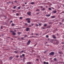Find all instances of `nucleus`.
<instances>
[{"mask_svg":"<svg viewBox=\"0 0 64 64\" xmlns=\"http://www.w3.org/2000/svg\"><path fill=\"white\" fill-rule=\"evenodd\" d=\"M47 28H50V26H49L47 27Z\"/></svg>","mask_w":64,"mask_h":64,"instance_id":"nucleus-30","label":"nucleus"},{"mask_svg":"<svg viewBox=\"0 0 64 64\" xmlns=\"http://www.w3.org/2000/svg\"><path fill=\"white\" fill-rule=\"evenodd\" d=\"M29 28H26V31H29Z\"/></svg>","mask_w":64,"mask_h":64,"instance_id":"nucleus-8","label":"nucleus"},{"mask_svg":"<svg viewBox=\"0 0 64 64\" xmlns=\"http://www.w3.org/2000/svg\"><path fill=\"white\" fill-rule=\"evenodd\" d=\"M47 26V24H45L44 25V26Z\"/></svg>","mask_w":64,"mask_h":64,"instance_id":"nucleus-28","label":"nucleus"},{"mask_svg":"<svg viewBox=\"0 0 64 64\" xmlns=\"http://www.w3.org/2000/svg\"><path fill=\"white\" fill-rule=\"evenodd\" d=\"M48 35H46V38H48Z\"/></svg>","mask_w":64,"mask_h":64,"instance_id":"nucleus-25","label":"nucleus"},{"mask_svg":"<svg viewBox=\"0 0 64 64\" xmlns=\"http://www.w3.org/2000/svg\"><path fill=\"white\" fill-rule=\"evenodd\" d=\"M44 64H46V62H44Z\"/></svg>","mask_w":64,"mask_h":64,"instance_id":"nucleus-35","label":"nucleus"},{"mask_svg":"<svg viewBox=\"0 0 64 64\" xmlns=\"http://www.w3.org/2000/svg\"><path fill=\"white\" fill-rule=\"evenodd\" d=\"M14 53H17V52L16 51H15L14 52Z\"/></svg>","mask_w":64,"mask_h":64,"instance_id":"nucleus-39","label":"nucleus"},{"mask_svg":"<svg viewBox=\"0 0 64 64\" xmlns=\"http://www.w3.org/2000/svg\"><path fill=\"white\" fill-rule=\"evenodd\" d=\"M14 9H15L16 8V6H14V7H13Z\"/></svg>","mask_w":64,"mask_h":64,"instance_id":"nucleus-21","label":"nucleus"},{"mask_svg":"<svg viewBox=\"0 0 64 64\" xmlns=\"http://www.w3.org/2000/svg\"><path fill=\"white\" fill-rule=\"evenodd\" d=\"M12 59H13V57H12L11 56L10 57L9 60H11Z\"/></svg>","mask_w":64,"mask_h":64,"instance_id":"nucleus-5","label":"nucleus"},{"mask_svg":"<svg viewBox=\"0 0 64 64\" xmlns=\"http://www.w3.org/2000/svg\"><path fill=\"white\" fill-rule=\"evenodd\" d=\"M27 14H28V15H31V12H27Z\"/></svg>","mask_w":64,"mask_h":64,"instance_id":"nucleus-4","label":"nucleus"},{"mask_svg":"<svg viewBox=\"0 0 64 64\" xmlns=\"http://www.w3.org/2000/svg\"><path fill=\"white\" fill-rule=\"evenodd\" d=\"M10 32H12L13 33V32H14V31H13V30H12L10 31Z\"/></svg>","mask_w":64,"mask_h":64,"instance_id":"nucleus-31","label":"nucleus"},{"mask_svg":"<svg viewBox=\"0 0 64 64\" xmlns=\"http://www.w3.org/2000/svg\"><path fill=\"white\" fill-rule=\"evenodd\" d=\"M31 25H32V26H33V25H34V24H32Z\"/></svg>","mask_w":64,"mask_h":64,"instance_id":"nucleus-47","label":"nucleus"},{"mask_svg":"<svg viewBox=\"0 0 64 64\" xmlns=\"http://www.w3.org/2000/svg\"><path fill=\"white\" fill-rule=\"evenodd\" d=\"M25 25L27 26V24L26 23V24H25Z\"/></svg>","mask_w":64,"mask_h":64,"instance_id":"nucleus-40","label":"nucleus"},{"mask_svg":"<svg viewBox=\"0 0 64 64\" xmlns=\"http://www.w3.org/2000/svg\"><path fill=\"white\" fill-rule=\"evenodd\" d=\"M42 29H45V28L44 27H42Z\"/></svg>","mask_w":64,"mask_h":64,"instance_id":"nucleus-29","label":"nucleus"},{"mask_svg":"<svg viewBox=\"0 0 64 64\" xmlns=\"http://www.w3.org/2000/svg\"><path fill=\"white\" fill-rule=\"evenodd\" d=\"M12 34H13V35H16V33H15V32H14L12 33Z\"/></svg>","mask_w":64,"mask_h":64,"instance_id":"nucleus-12","label":"nucleus"},{"mask_svg":"<svg viewBox=\"0 0 64 64\" xmlns=\"http://www.w3.org/2000/svg\"><path fill=\"white\" fill-rule=\"evenodd\" d=\"M16 16H19V14L18 13L16 14Z\"/></svg>","mask_w":64,"mask_h":64,"instance_id":"nucleus-22","label":"nucleus"},{"mask_svg":"<svg viewBox=\"0 0 64 64\" xmlns=\"http://www.w3.org/2000/svg\"><path fill=\"white\" fill-rule=\"evenodd\" d=\"M22 39H23V38H22Z\"/></svg>","mask_w":64,"mask_h":64,"instance_id":"nucleus-57","label":"nucleus"},{"mask_svg":"<svg viewBox=\"0 0 64 64\" xmlns=\"http://www.w3.org/2000/svg\"><path fill=\"white\" fill-rule=\"evenodd\" d=\"M46 64H49V63L48 62H47L46 63Z\"/></svg>","mask_w":64,"mask_h":64,"instance_id":"nucleus-52","label":"nucleus"},{"mask_svg":"<svg viewBox=\"0 0 64 64\" xmlns=\"http://www.w3.org/2000/svg\"><path fill=\"white\" fill-rule=\"evenodd\" d=\"M62 13H64V12H62Z\"/></svg>","mask_w":64,"mask_h":64,"instance_id":"nucleus-54","label":"nucleus"},{"mask_svg":"<svg viewBox=\"0 0 64 64\" xmlns=\"http://www.w3.org/2000/svg\"><path fill=\"white\" fill-rule=\"evenodd\" d=\"M20 8H20V6H19L18 7V9H20Z\"/></svg>","mask_w":64,"mask_h":64,"instance_id":"nucleus-18","label":"nucleus"},{"mask_svg":"<svg viewBox=\"0 0 64 64\" xmlns=\"http://www.w3.org/2000/svg\"><path fill=\"white\" fill-rule=\"evenodd\" d=\"M36 11H40V10L38 9L36 10Z\"/></svg>","mask_w":64,"mask_h":64,"instance_id":"nucleus-19","label":"nucleus"},{"mask_svg":"<svg viewBox=\"0 0 64 64\" xmlns=\"http://www.w3.org/2000/svg\"><path fill=\"white\" fill-rule=\"evenodd\" d=\"M22 19V17H20V19Z\"/></svg>","mask_w":64,"mask_h":64,"instance_id":"nucleus-23","label":"nucleus"},{"mask_svg":"<svg viewBox=\"0 0 64 64\" xmlns=\"http://www.w3.org/2000/svg\"><path fill=\"white\" fill-rule=\"evenodd\" d=\"M27 35H25L24 36V37H27Z\"/></svg>","mask_w":64,"mask_h":64,"instance_id":"nucleus-26","label":"nucleus"},{"mask_svg":"<svg viewBox=\"0 0 64 64\" xmlns=\"http://www.w3.org/2000/svg\"><path fill=\"white\" fill-rule=\"evenodd\" d=\"M14 29H16V28H15Z\"/></svg>","mask_w":64,"mask_h":64,"instance_id":"nucleus-62","label":"nucleus"},{"mask_svg":"<svg viewBox=\"0 0 64 64\" xmlns=\"http://www.w3.org/2000/svg\"><path fill=\"white\" fill-rule=\"evenodd\" d=\"M14 32H16V31H17L16 30H14Z\"/></svg>","mask_w":64,"mask_h":64,"instance_id":"nucleus-48","label":"nucleus"},{"mask_svg":"<svg viewBox=\"0 0 64 64\" xmlns=\"http://www.w3.org/2000/svg\"><path fill=\"white\" fill-rule=\"evenodd\" d=\"M39 26H41V25L40 24H39Z\"/></svg>","mask_w":64,"mask_h":64,"instance_id":"nucleus-51","label":"nucleus"},{"mask_svg":"<svg viewBox=\"0 0 64 64\" xmlns=\"http://www.w3.org/2000/svg\"><path fill=\"white\" fill-rule=\"evenodd\" d=\"M46 17H50V14H46Z\"/></svg>","mask_w":64,"mask_h":64,"instance_id":"nucleus-9","label":"nucleus"},{"mask_svg":"<svg viewBox=\"0 0 64 64\" xmlns=\"http://www.w3.org/2000/svg\"><path fill=\"white\" fill-rule=\"evenodd\" d=\"M16 57L17 58H18L19 57V56H18L17 55L16 56Z\"/></svg>","mask_w":64,"mask_h":64,"instance_id":"nucleus-33","label":"nucleus"},{"mask_svg":"<svg viewBox=\"0 0 64 64\" xmlns=\"http://www.w3.org/2000/svg\"><path fill=\"white\" fill-rule=\"evenodd\" d=\"M30 43H31V41L30 40H29L28 41V42L27 43V45H30Z\"/></svg>","mask_w":64,"mask_h":64,"instance_id":"nucleus-3","label":"nucleus"},{"mask_svg":"<svg viewBox=\"0 0 64 64\" xmlns=\"http://www.w3.org/2000/svg\"><path fill=\"white\" fill-rule=\"evenodd\" d=\"M22 52L23 53L24 52V50H22L20 52V53H22Z\"/></svg>","mask_w":64,"mask_h":64,"instance_id":"nucleus-27","label":"nucleus"},{"mask_svg":"<svg viewBox=\"0 0 64 64\" xmlns=\"http://www.w3.org/2000/svg\"><path fill=\"white\" fill-rule=\"evenodd\" d=\"M4 16L5 17H6V16Z\"/></svg>","mask_w":64,"mask_h":64,"instance_id":"nucleus-64","label":"nucleus"},{"mask_svg":"<svg viewBox=\"0 0 64 64\" xmlns=\"http://www.w3.org/2000/svg\"><path fill=\"white\" fill-rule=\"evenodd\" d=\"M41 8H43V7L42 6H41Z\"/></svg>","mask_w":64,"mask_h":64,"instance_id":"nucleus-59","label":"nucleus"},{"mask_svg":"<svg viewBox=\"0 0 64 64\" xmlns=\"http://www.w3.org/2000/svg\"><path fill=\"white\" fill-rule=\"evenodd\" d=\"M14 3H17V2H16V1H14Z\"/></svg>","mask_w":64,"mask_h":64,"instance_id":"nucleus-42","label":"nucleus"},{"mask_svg":"<svg viewBox=\"0 0 64 64\" xmlns=\"http://www.w3.org/2000/svg\"><path fill=\"white\" fill-rule=\"evenodd\" d=\"M56 10H54L52 12V13L54 14L56 13Z\"/></svg>","mask_w":64,"mask_h":64,"instance_id":"nucleus-7","label":"nucleus"},{"mask_svg":"<svg viewBox=\"0 0 64 64\" xmlns=\"http://www.w3.org/2000/svg\"><path fill=\"white\" fill-rule=\"evenodd\" d=\"M62 44H64V42H62Z\"/></svg>","mask_w":64,"mask_h":64,"instance_id":"nucleus-53","label":"nucleus"},{"mask_svg":"<svg viewBox=\"0 0 64 64\" xmlns=\"http://www.w3.org/2000/svg\"><path fill=\"white\" fill-rule=\"evenodd\" d=\"M45 10V8H44L42 9V11H44Z\"/></svg>","mask_w":64,"mask_h":64,"instance_id":"nucleus-16","label":"nucleus"},{"mask_svg":"<svg viewBox=\"0 0 64 64\" xmlns=\"http://www.w3.org/2000/svg\"><path fill=\"white\" fill-rule=\"evenodd\" d=\"M59 53H60V54H61V52H59Z\"/></svg>","mask_w":64,"mask_h":64,"instance_id":"nucleus-61","label":"nucleus"},{"mask_svg":"<svg viewBox=\"0 0 64 64\" xmlns=\"http://www.w3.org/2000/svg\"><path fill=\"white\" fill-rule=\"evenodd\" d=\"M39 12H38L37 13V14H38H38H39Z\"/></svg>","mask_w":64,"mask_h":64,"instance_id":"nucleus-50","label":"nucleus"},{"mask_svg":"<svg viewBox=\"0 0 64 64\" xmlns=\"http://www.w3.org/2000/svg\"><path fill=\"white\" fill-rule=\"evenodd\" d=\"M31 4L32 5V4H34V2H32L31 3Z\"/></svg>","mask_w":64,"mask_h":64,"instance_id":"nucleus-15","label":"nucleus"},{"mask_svg":"<svg viewBox=\"0 0 64 64\" xmlns=\"http://www.w3.org/2000/svg\"><path fill=\"white\" fill-rule=\"evenodd\" d=\"M54 61H56L57 60V59H56V58H54Z\"/></svg>","mask_w":64,"mask_h":64,"instance_id":"nucleus-13","label":"nucleus"},{"mask_svg":"<svg viewBox=\"0 0 64 64\" xmlns=\"http://www.w3.org/2000/svg\"><path fill=\"white\" fill-rule=\"evenodd\" d=\"M59 42H58V43H57V44H58Z\"/></svg>","mask_w":64,"mask_h":64,"instance_id":"nucleus-63","label":"nucleus"},{"mask_svg":"<svg viewBox=\"0 0 64 64\" xmlns=\"http://www.w3.org/2000/svg\"><path fill=\"white\" fill-rule=\"evenodd\" d=\"M22 56L23 57H24V56H25V54H22Z\"/></svg>","mask_w":64,"mask_h":64,"instance_id":"nucleus-24","label":"nucleus"},{"mask_svg":"<svg viewBox=\"0 0 64 64\" xmlns=\"http://www.w3.org/2000/svg\"><path fill=\"white\" fill-rule=\"evenodd\" d=\"M29 8V7H28L27 8V9H28V8Z\"/></svg>","mask_w":64,"mask_h":64,"instance_id":"nucleus-60","label":"nucleus"},{"mask_svg":"<svg viewBox=\"0 0 64 64\" xmlns=\"http://www.w3.org/2000/svg\"><path fill=\"white\" fill-rule=\"evenodd\" d=\"M52 36L53 37V38H54V39H56V37L55 36V35H52Z\"/></svg>","mask_w":64,"mask_h":64,"instance_id":"nucleus-6","label":"nucleus"},{"mask_svg":"<svg viewBox=\"0 0 64 64\" xmlns=\"http://www.w3.org/2000/svg\"><path fill=\"white\" fill-rule=\"evenodd\" d=\"M30 18H27L26 19V20L28 21V23H30L31 22L30 21Z\"/></svg>","mask_w":64,"mask_h":64,"instance_id":"nucleus-2","label":"nucleus"},{"mask_svg":"<svg viewBox=\"0 0 64 64\" xmlns=\"http://www.w3.org/2000/svg\"><path fill=\"white\" fill-rule=\"evenodd\" d=\"M30 7L31 8H33V6H31Z\"/></svg>","mask_w":64,"mask_h":64,"instance_id":"nucleus-34","label":"nucleus"},{"mask_svg":"<svg viewBox=\"0 0 64 64\" xmlns=\"http://www.w3.org/2000/svg\"><path fill=\"white\" fill-rule=\"evenodd\" d=\"M20 58H22V55H20Z\"/></svg>","mask_w":64,"mask_h":64,"instance_id":"nucleus-43","label":"nucleus"},{"mask_svg":"<svg viewBox=\"0 0 64 64\" xmlns=\"http://www.w3.org/2000/svg\"><path fill=\"white\" fill-rule=\"evenodd\" d=\"M13 22V21H11L10 22V23H12V22Z\"/></svg>","mask_w":64,"mask_h":64,"instance_id":"nucleus-49","label":"nucleus"},{"mask_svg":"<svg viewBox=\"0 0 64 64\" xmlns=\"http://www.w3.org/2000/svg\"><path fill=\"white\" fill-rule=\"evenodd\" d=\"M32 62H29L27 63V64H31Z\"/></svg>","mask_w":64,"mask_h":64,"instance_id":"nucleus-11","label":"nucleus"},{"mask_svg":"<svg viewBox=\"0 0 64 64\" xmlns=\"http://www.w3.org/2000/svg\"><path fill=\"white\" fill-rule=\"evenodd\" d=\"M58 34H57V36H58Z\"/></svg>","mask_w":64,"mask_h":64,"instance_id":"nucleus-55","label":"nucleus"},{"mask_svg":"<svg viewBox=\"0 0 64 64\" xmlns=\"http://www.w3.org/2000/svg\"><path fill=\"white\" fill-rule=\"evenodd\" d=\"M39 60L38 59H36V61H38Z\"/></svg>","mask_w":64,"mask_h":64,"instance_id":"nucleus-45","label":"nucleus"},{"mask_svg":"<svg viewBox=\"0 0 64 64\" xmlns=\"http://www.w3.org/2000/svg\"><path fill=\"white\" fill-rule=\"evenodd\" d=\"M35 34H36V35H38V34L37 33Z\"/></svg>","mask_w":64,"mask_h":64,"instance_id":"nucleus-44","label":"nucleus"},{"mask_svg":"<svg viewBox=\"0 0 64 64\" xmlns=\"http://www.w3.org/2000/svg\"><path fill=\"white\" fill-rule=\"evenodd\" d=\"M2 40V39L0 38V41H1Z\"/></svg>","mask_w":64,"mask_h":64,"instance_id":"nucleus-58","label":"nucleus"},{"mask_svg":"<svg viewBox=\"0 0 64 64\" xmlns=\"http://www.w3.org/2000/svg\"><path fill=\"white\" fill-rule=\"evenodd\" d=\"M15 10H12L13 12H15Z\"/></svg>","mask_w":64,"mask_h":64,"instance_id":"nucleus-36","label":"nucleus"},{"mask_svg":"<svg viewBox=\"0 0 64 64\" xmlns=\"http://www.w3.org/2000/svg\"><path fill=\"white\" fill-rule=\"evenodd\" d=\"M21 34V32H18V35H20Z\"/></svg>","mask_w":64,"mask_h":64,"instance_id":"nucleus-14","label":"nucleus"},{"mask_svg":"<svg viewBox=\"0 0 64 64\" xmlns=\"http://www.w3.org/2000/svg\"><path fill=\"white\" fill-rule=\"evenodd\" d=\"M24 6H25V5L23 4V5H22V7H24Z\"/></svg>","mask_w":64,"mask_h":64,"instance_id":"nucleus-41","label":"nucleus"},{"mask_svg":"<svg viewBox=\"0 0 64 64\" xmlns=\"http://www.w3.org/2000/svg\"><path fill=\"white\" fill-rule=\"evenodd\" d=\"M59 24H60V25H61V24H62V23L61 22H60Z\"/></svg>","mask_w":64,"mask_h":64,"instance_id":"nucleus-37","label":"nucleus"},{"mask_svg":"<svg viewBox=\"0 0 64 64\" xmlns=\"http://www.w3.org/2000/svg\"><path fill=\"white\" fill-rule=\"evenodd\" d=\"M31 34L32 35H33V33H32Z\"/></svg>","mask_w":64,"mask_h":64,"instance_id":"nucleus-46","label":"nucleus"},{"mask_svg":"<svg viewBox=\"0 0 64 64\" xmlns=\"http://www.w3.org/2000/svg\"><path fill=\"white\" fill-rule=\"evenodd\" d=\"M48 9H49V10H52L51 8H48Z\"/></svg>","mask_w":64,"mask_h":64,"instance_id":"nucleus-20","label":"nucleus"},{"mask_svg":"<svg viewBox=\"0 0 64 64\" xmlns=\"http://www.w3.org/2000/svg\"><path fill=\"white\" fill-rule=\"evenodd\" d=\"M27 4V3H26V2L25 3V4Z\"/></svg>","mask_w":64,"mask_h":64,"instance_id":"nucleus-56","label":"nucleus"},{"mask_svg":"<svg viewBox=\"0 0 64 64\" xmlns=\"http://www.w3.org/2000/svg\"><path fill=\"white\" fill-rule=\"evenodd\" d=\"M1 29H3V27L1 26Z\"/></svg>","mask_w":64,"mask_h":64,"instance_id":"nucleus-38","label":"nucleus"},{"mask_svg":"<svg viewBox=\"0 0 64 64\" xmlns=\"http://www.w3.org/2000/svg\"><path fill=\"white\" fill-rule=\"evenodd\" d=\"M36 26L37 27H38V25L37 24H36Z\"/></svg>","mask_w":64,"mask_h":64,"instance_id":"nucleus-32","label":"nucleus"},{"mask_svg":"<svg viewBox=\"0 0 64 64\" xmlns=\"http://www.w3.org/2000/svg\"><path fill=\"white\" fill-rule=\"evenodd\" d=\"M15 26V24H14L12 23V26Z\"/></svg>","mask_w":64,"mask_h":64,"instance_id":"nucleus-17","label":"nucleus"},{"mask_svg":"<svg viewBox=\"0 0 64 64\" xmlns=\"http://www.w3.org/2000/svg\"><path fill=\"white\" fill-rule=\"evenodd\" d=\"M54 54H55L54 52H52L50 53L49 55L50 56H53Z\"/></svg>","mask_w":64,"mask_h":64,"instance_id":"nucleus-1","label":"nucleus"},{"mask_svg":"<svg viewBox=\"0 0 64 64\" xmlns=\"http://www.w3.org/2000/svg\"><path fill=\"white\" fill-rule=\"evenodd\" d=\"M51 18H55V16H51Z\"/></svg>","mask_w":64,"mask_h":64,"instance_id":"nucleus-10","label":"nucleus"}]
</instances>
